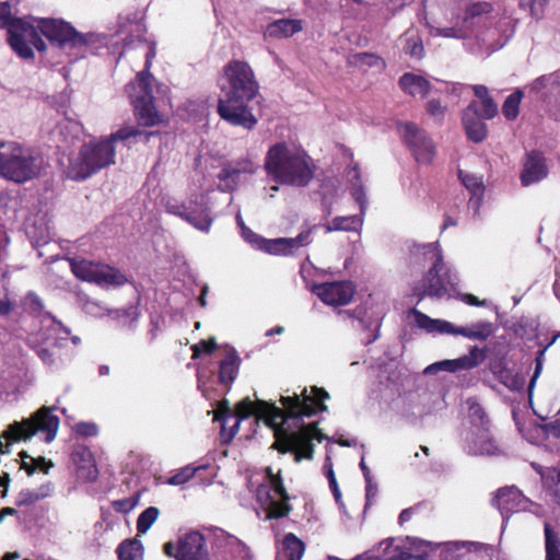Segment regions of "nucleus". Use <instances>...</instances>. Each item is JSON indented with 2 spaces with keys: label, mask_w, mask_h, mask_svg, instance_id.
<instances>
[{
  "label": "nucleus",
  "mask_w": 560,
  "mask_h": 560,
  "mask_svg": "<svg viewBox=\"0 0 560 560\" xmlns=\"http://www.w3.org/2000/svg\"><path fill=\"white\" fill-rule=\"evenodd\" d=\"M33 465L30 466L26 462L23 463V468L28 472V474H33L34 470L36 469H40L43 470L45 474L48 472L49 468L52 466L51 463H46L45 458L43 457H39L37 459H34V458H31Z\"/></svg>",
  "instance_id": "0e129e2a"
},
{
  "label": "nucleus",
  "mask_w": 560,
  "mask_h": 560,
  "mask_svg": "<svg viewBox=\"0 0 560 560\" xmlns=\"http://www.w3.org/2000/svg\"><path fill=\"white\" fill-rule=\"evenodd\" d=\"M468 542H447L444 545L445 560H460L463 550L467 549Z\"/></svg>",
  "instance_id": "4d7b16f0"
},
{
  "label": "nucleus",
  "mask_w": 560,
  "mask_h": 560,
  "mask_svg": "<svg viewBox=\"0 0 560 560\" xmlns=\"http://www.w3.org/2000/svg\"><path fill=\"white\" fill-rule=\"evenodd\" d=\"M208 539L213 548L231 555L234 559H246L249 550L237 537L219 527L206 528V534L189 530L177 541V560H198L208 556L205 541Z\"/></svg>",
  "instance_id": "20e7f679"
},
{
  "label": "nucleus",
  "mask_w": 560,
  "mask_h": 560,
  "mask_svg": "<svg viewBox=\"0 0 560 560\" xmlns=\"http://www.w3.org/2000/svg\"><path fill=\"white\" fill-rule=\"evenodd\" d=\"M312 229H307L302 231L295 237H284L287 254L293 255L295 252L302 247H305L312 243Z\"/></svg>",
  "instance_id": "49530a36"
},
{
  "label": "nucleus",
  "mask_w": 560,
  "mask_h": 560,
  "mask_svg": "<svg viewBox=\"0 0 560 560\" xmlns=\"http://www.w3.org/2000/svg\"><path fill=\"white\" fill-rule=\"evenodd\" d=\"M54 487L51 482H47L37 489H23L19 495L16 503L19 505H30L51 495Z\"/></svg>",
  "instance_id": "ea45409f"
},
{
  "label": "nucleus",
  "mask_w": 560,
  "mask_h": 560,
  "mask_svg": "<svg viewBox=\"0 0 560 560\" xmlns=\"http://www.w3.org/2000/svg\"><path fill=\"white\" fill-rule=\"evenodd\" d=\"M397 131L418 164L429 165L433 162L436 154L435 144L424 130L413 122L406 121L397 124Z\"/></svg>",
  "instance_id": "f3484780"
},
{
  "label": "nucleus",
  "mask_w": 560,
  "mask_h": 560,
  "mask_svg": "<svg viewBox=\"0 0 560 560\" xmlns=\"http://www.w3.org/2000/svg\"><path fill=\"white\" fill-rule=\"evenodd\" d=\"M139 503V494H135L129 498L115 500L113 502V508L116 512L127 514L132 511Z\"/></svg>",
  "instance_id": "13d9d810"
},
{
  "label": "nucleus",
  "mask_w": 560,
  "mask_h": 560,
  "mask_svg": "<svg viewBox=\"0 0 560 560\" xmlns=\"http://www.w3.org/2000/svg\"><path fill=\"white\" fill-rule=\"evenodd\" d=\"M482 116L486 119H492L498 114V106L494 101L489 96L481 101Z\"/></svg>",
  "instance_id": "338daca9"
},
{
  "label": "nucleus",
  "mask_w": 560,
  "mask_h": 560,
  "mask_svg": "<svg viewBox=\"0 0 560 560\" xmlns=\"http://www.w3.org/2000/svg\"><path fill=\"white\" fill-rule=\"evenodd\" d=\"M494 11L489 1L468 3L454 26L431 27L434 37L463 39L464 49L477 57H489L502 49L510 40V35L502 34L491 20Z\"/></svg>",
  "instance_id": "f03ea898"
},
{
  "label": "nucleus",
  "mask_w": 560,
  "mask_h": 560,
  "mask_svg": "<svg viewBox=\"0 0 560 560\" xmlns=\"http://www.w3.org/2000/svg\"><path fill=\"white\" fill-rule=\"evenodd\" d=\"M493 325L489 322H478L466 327H456L452 324L448 335H460L471 340H487L493 334Z\"/></svg>",
  "instance_id": "473e14b6"
},
{
  "label": "nucleus",
  "mask_w": 560,
  "mask_h": 560,
  "mask_svg": "<svg viewBox=\"0 0 560 560\" xmlns=\"http://www.w3.org/2000/svg\"><path fill=\"white\" fill-rule=\"evenodd\" d=\"M535 470L540 475L542 482L546 486H550L555 479L557 480V491H560V469L556 470L553 468L544 469L540 465L533 464Z\"/></svg>",
  "instance_id": "6e6d98bb"
},
{
  "label": "nucleus",
  "mask_w": 560,
  "mask_h": 560,
  "mask_svg": "<svg viewBox=\"0 0 560 560\" xmlns=\"http://www.w3.org/2000/svg\"><path fill=\"white\" fill-rule=\"evenodd\" d=\"M265 168L279 183L302 187L313 178L315 166L304 149L280 142L268 150Z\"/></svg>",
  "instance_id": "7ed1b4c3"
},
{
  "label": "nucleus",
  "mask_w": 560,
  "mask_h": 560,
  "mask_svg": "<svg viewBox=\"0 0 560 560\" xmlns=\"http://www.w3.org/2000/svg\"><path fill=\"white\" fill-rule=\"evenodd\" d=\"M487 358V349L472 347L468 354L454 360L439 361L442 371L456 372L459 370H471L480 365Z\"/></svg>",
  "instance_id": "bb28decb"
},
{
  "label": "nucleus",
  "mask_w": 560,
  "mask_h": 560,
  "mask_svg": "<svg viewBox=\"0 0 560 560\" xmlns=\"http://www.w3.org/2000/svg\"><path fill=\"white\" fill-rule=\"evenodd\" d=\"M141 135L140 129L137 126H122L116 132L112 133L106 140H109L114 145L116 141H128L131 138H136Z\"/></svg>",
  "instance_id": "5fc2aeb1"
},
{
  "label": "nucleus",
  "mask_w": 560,
  "mask_h": 560,
  "mask_svg": "<svg viewBox=\"0 0 560 560\" xmlns=\"http://www.w3.org/2000/svg\"><path fill=\"white\" fill-rule=\"evenodd\" d=\"M217 348L214 339L201 340L191 347L194 357H198L201 353H211Z\"/></svg>",
  "instance_id": "69168bd1"
},
{
  "label": "nucleus",
  "mask_w": 560,
  "mask_h": 560,
  "mask_svg": "<svg viewBox=\"0 0 560 560\" xmlns=\"http://www.w3.org/2000/svg\"><path fill=\"white\" fill-rule=\"evenodd\" d=\"M255 170L256 166L249 161L246 162V165L242 170L234 167H231V170H224L218 175L220 180L219 188L223 191L235 189L241 172L254 173Z\"/></svg>",
  "instance_id": "58836bf2"
},
{
  "label": "nucleus",
  "mask_w": 560,
  "mask_h": 560,
  "mask_svg": "<svg viewBox=\"0 0 560 560\" xmlns=\"http://www.w3.org/2000/svg\"><path fill=\"white\" fill-rule=\"evenodd\" d=\"M312 292L327 305L341 306L352 301L355 289L349 281H335L314 284Z\"/></svg>",
  "instance_id": "6ab92c4d"
},
{
  "label": "nucleus",
  "mask_w": 560,
  "mask_h": 560,
  "mask_svg": "<svg viewBox=\"0 0 560 560\" xmlns=\"http://www.w3.org/2000/svg\"><path fill=\"white\" fill-rule=\"evenodd\" d=\"M59 428V419L51 413V409L43 407L31 418L11 423L4 431L3 436L9 442L26 441L36 433L45 434V442L55 440Z\"/></svg>",
  "instance_id": "9b49d317"
},
{
  "label": "nucleus",
  "mask_w": 560,
  "mask_h": 560,
  "mask_svg": "<svg viewBox=\"0 0 560 560\" xmlns=\"http://www.w3.org/2000/svg\"><path fill=\"white\" fill-rule=\"evenodd\" d=\"M116 552L119 560H143V546L138 538L121 541Z\"/></svg>",
  "instance_id": "a19ab883"
},
{
  "label": "nucleus",
  "mask_w": 560,
  "mask_h": 560,
  "mask_svg": "<svg viewBox=\"0 0 560 560\" xmlns=\"http://www.w3.org/2000/svg\"><path fill=\"white\" fill-rule=\"evenodd\" d=\"M40 325L37 332V354L45 364L51 365L57 355L56 349L63 347L70 330L48 314L40 318Z\"/></svg>",
  "instance_id": "2eb2a0df"
},
{
  "label": "nucleus",
  "mask_w": 560,
  "mask_h": 560,
  "mask_svg": "<svg viewBox=\"0 0 560 560\" xmlns=\"http://www.w3.org/2000/svg\"><path fill=\"white\" fill-rule=\"evenodd\" d=\"M202 471H207V476L205 478H200V486H210L217 476V467L210 464H191L183 467L177 471V485L185 483L189 480H192L195 483V478H199V474Z\"/></svg>",
  "instance_id": "c85d7f7f"
},
{
  "label": "nucleus",
  "mask_w": 560,
  "mask_h": 560,
  "mask_svg": "<svg viewBox=\"0 0 560 560\" xmlns=\"http://www.w3.org/2000/svg\"><path fill=\"white\" fill-rule=\"evenodd\" d=\"M398 84L404 93L420 100L425 98L432 88L428 79L413 72L404 73L399 78Z\"/></svg>",
  "instance_id": "cd10ccee"
},
{
  "label": "nucleus",
  "mask_w": 560,
  "mask_h": 560,
  "mask_svg": "<svg viewBox=\"0 0 560 560\" xmlns=\"http://www.w3.org/2000/svg\"><path fill=\"white\" fill-rule=\"evenodd\" d=\"M312 229H307L302 231L295 237H284L287 254L293 255L295 252L302 247H305L312 243Z\"/></svg>",
  "instance_id": "a18cd8bd"
},
{
  "label": "nucleus",
  "mask_w": 560,
  "mask_h": 560,
  "mask_svg": "<svg viewBox=\"0 0 560 560\" xmlns=\"http://www.w3.org/2000/svg\"><path fill=\"white\" fill-rule=\"evenodd\" d=\"M523 96L522 90L517 89L506 97L502 106V113L506 119L513 120L518 116L520 104Z\"/></svg>",
  "instance_id": "37998d69"
},
{
  "label": "nucleus",
  "mask_w": 560,
  "mask_h": 560,
  "mask_svg": "<svg viewBox=\"0 0 560 560\" xmlns=\"http://www.w3.org/2000/svg\"><path fill=\"white\" fill-rule=\"evenodd\" d=\"M411 259L416 264L430 266L423 284V294L429 296L442 298L447 292V284H451L448 272L442 275L444 270L443 255L438 242L415 245L411 248Z\"/></svg>",
  "instance_id": "1a4fd4ad"
},
{
  "label": "nucleus",
  "mask_w": 560,
  "mask_h": 560,
  "mask_svg": "<svg viewBox=\"0 0 560 560\" xmlns=\"http://www.w3.org/2000/svg\"><path fill=\"white\" fill-rule=\"evenodd\" d=\"M463 125L469 140L478 143L487 138V125L478 114V104L471 102L463 113Z\"/></svg>",
  "instance_id": "393cba45"
},
{
  "label": "nucleus",
  "mask_w": 560,
  "mask_h": 560,
  "mask_svg": "<svg viewBox=\"0 0 560 560\" xmlns=\"http://www.w3.org/2000/svg\"><path fill=\"white\" fill-rule=\"evenodd\" d=\"M36 23V31L59 48L84 55L90 48H95L104 43L105 36L96 33H80L70 23L57 19H32Z\"/></svg>",
  "instance_id": "0eeeda50"
},
{
  "label": "nucleus",
  "mask_w": 560,
  "mask_h": 560,
  "mask_svg": "<svg viewBox=\"0 0 560 560\" xmlns=\"http://www.w3.org/2000/svg\"><path fill=\"white\" fill-rule=\"evenodd\" d=\"M261 252L267 253L269 255L288 256L284 237L272 240L265 238V242L262 243L261 246Z\"/></svg>",
  "instance_id": "864d4df0"
},
{
  "label": "nucleus",
  "mask_w": 560,
  "mask_h": 560,
  "mask_svg": "<svg viewBox=\"0 0 560 560\" xmlns=\"http://www.w3.org/2000/svg\"><path fill=\"white\" fill-rule=\"evenodd\" d=\"M4 158L1 176L15 183H24L36 177L43 166V160L24 149L15 141L1 142Z\"/></svg>",
  "instance_id": "9d476101"
},
{
  "label": "nucleus",
  "mask_w": 560,
  "mask_h": 560,
  "mask_svg": "<svg viewBox=\"0 0 560 560\" xmlns=\"http://www.w3.org/2000/svg\"><path fill=\"white\" fill-rule=\"evenodd\" d=\"M32 19L13 18L11 4L8 1L0 2V24L8 30L11 48L24 59L33 57L32 46L39 51L46 48Z\"/></svg>",
  "instance_id": "6e6552de"
},
{
  "label": "nucleus",
  "mask_w": 560,
  "mask_h": 560,
  "mask_svg": "<svg viewBox=\"0 0 560 560\" xmlns=\"http://www.w3.org/2000/svg\"><path fill=\"white\" fill-rule=\"evenodd\" d=\"M466 405L468 408L467 418L469 422L468 431L476 430L477 433H482L483 435L487 432V428L491 427V420L485 410V408L479 404L476 398H468L466 400Z\"/></svg>",
  "instance_id": "c756f323"
},
{
  "label": "nucleus",
  "mask_w": 560,
  "mask_h": 560,
  "mask_svg": "<svg viewBox=\"0 0 560 560\" xmlns=\"http://www.w3.org/2000/svg\"><path fill=\"white\" fill-rule=\"evenodd\" d=\"M269 475H271L270 469H268ZM271 477V482L273 485L275 492L281 498L280 502L272 501L268 508L269 510V517L279 518L283 517L289 514L290 506L287 502L288 497L284 492V488L281 483V481L278 478Z\"/></svg>",
  "instance_id": "4c0bfd02"
},
{
  "label": "nucleus",
  "mask_w": 560,
  "mask_h": 560,
  "mask_svg": "<svg viewBox=\"0 0 560 560\" xmlns=\"http://www.w3.org/2000/svg\"><path fill=\"white\" fill-rule=\"evenodd\" d=\"M302 28L301 20L280 19L267 26L266 35L272 38H288L301 32Z\"/></svg>",
  "instance_id": "2f4dec72"
},
{
  "label": "nucleus",
  "mask_w": 560,
  "mask_h": 560,
  "mask_svg": "<svg viewBox=\"0 0 560 560\" xmlns=\"http://www.w3.org/2000/svg\"><path fill=\"white\" fill-rule=\"evenodd\" d=\"M406 50L412 58L421 59L424 52L422 40L418 36L408 37Z\"/></svg>",
  "instance_id": "bf43d9fd"
},
{
  "label": "nucleus",
  "mask_w": 560,
  "mask_h": 560,
  "mask_svg": "<svg viewBox=\"0 0 560 560\" xmlns=\"http://www.w3.org/2000/svg\"><path fill=\"white\" fill-rule=\"evenodd\" d=\"M527 88L530 93L547 97L553 90L560 88V77L557 71L542 74L533 80Z\"/></svg>",
  "instance_id": "f704fd0d"
},
{
  "label": "nucleus",
  "mask_w": 560,
  "mask_h": 560,
  "mask_svg": "<svg viewBox=\"0 0 560 560\" xmlns=\"http://www.w3.org/2000/svg\"><path fill=\"white\" fill-rule=\"evenodd\" d=\"M547 3L548 0H520V7L528 10L535 20L542 19Z\"/></svg>",
  "instance_id": "603ef678"
},
{
  "label": "nucleus",
  "mask_w": 560,
  "mask_h": 560,
  "mask_svg": "<svg viewBox=\"0 0 560 560\" xmlns=\"http://www.w3.org/2000/svg\"><path fill=\"white\" fill-rule=\"evenodd\" d=\"M351 62L362 68H375L378 70L385 67V62L381 57L370 52L354 55Z\"/></svg>",
  "instance_id": "09e8293b"
},
{
  "label": "nucleus",
  "mask_w": 560,
  "mask_h": 560,
  "mask_svg": "<svg viewBox=\"0 0 560 560\" xmlns=\"http://www.w3.org/2000/svg\"><path fill=\"white\" fill-rule=\"evenodd\" d=\"M477 433L476 430L468 431L465 438V450L470 455L493 456L500 454V447L491 433V427L487 432Z\"/></svg>",
  "instance_id": "5701e85b"
},
{
  "label": "nucleus",
  "mask_w": 560,
  "mask_h": 560,
  "mask_svg": "<svg viewBox=\"0 0 560 560\" xmlns=\"http://www.w3.org/2000/svg\"><path fill=\"white\" fill-rule=\"evenodd\" d=\"M115 163V147L106 138L83 144L80 150L68 158L67 177L83 180Z\"/></svg>",
  "instance_id": "423d86ee"
},
{
  "label": "nucleus",
  "mask_w": 560,
  "mask_h": 560,
  "mask_svg": "<svg viewBox=\"0 0 560 560\" xmlns=\"http://www.w3.org/2000/svg\"><path fill=\"white\" fill-rule=\"evenodd\" d=\"M458 177L462 184L469 190L471 194L470 202L476 206L478 209L481 202V198L485 192V184L482 176L471 174L468 172L459 171Z\"/></svg>",
  "instance_id": "e433bc0d"
},
{
  "label": "nucleus",
  "mask_w": 560,
  "mask_h": 560,
  "mask_svg": "<svg viewBox=\"0 0 560 560\" xmlns=\"http://www.w3.org/2000/svg\"><path fill=\"white\" fill-rule=\"evenodd\" d=\"M329 394L316 386L308 390L304 388L301 394L282 396L280 401L283 408L272 402L257 400L253 402L246 398L240 401L235 408V415H231L228 406L221 405L214 416L215 421L221 422V436L224 441H231L240 429L243 419L255 415L258 419L272 429L276 441L273 447L280 452L293 451L295 460L311 459L313 457V444L316 440L322 442L327 439L316 427V423L305 424L304 417H311L317 411H325L327 407L324 400Z\"/></svg>",
  "instance_id": "f257e3e1"
},
{
  "label": "nucleus",
  "mask_w": 560,
  "mask_h": 560,
  "mask_svg": "<svg viewBox=\"0 0 560 560\" xmlns=\"http://www.w3.org/2000/svg\"><path fill=\"white\" fill-rule=\"evenodd\" d=\"M558 337H560V334L555 336L551 339V341L544 349H541L538 352V354L536 357V360H535V363H536L535 371H534V374H533V376L530 378V382L528 384V398H529V400L532 399L535 384H536V382H537V380H538V377H539V375L541 374V371H542L545 352L547 351L548 347H550L556 341V339Z\"/></svg>",
  "instance_id": "3c124183"
},
{
  "label": "nucleus",
  "mask_w": 560,
  "mask_h": 560,
  "mask_svg": "<svg viewBox=\"0 0 560 560\" xmlns=\"http://www.w3.org/2000/svg\"><path fill=\"white\" fill-rule=\"evenodd\" d=\"M219 86L223 95L255 98L259 92L252 67L241 60H232L224 66Z\"/></svg>",
  "instance_id": "f8f14e48"
},
{
  "label": "nucleus",
  "mask_w": 560,
  "mask_h": 560,
  "mask_svg": "<svg viewBox=\"0 0 560 560\" xmlns=\"http://www.w3.org/2000/svg\"><path fill=\"white\" fill-rule=\"evenodd\" d=\"M365 498H366V506L370 505L377 497V485L373 478L365 480Z\"/></svg>",
  "instance_id": "774afa93"
},
{
  "label": "nucleus",
  "mask_w": 560,
  "mask_h": 560,
  "mask_svg": "<svg viewBox=\"0 0 560 560\" xmlns=\"http://www.w3.org/2000/svg\"><path fill=\"white\" fill-rule=\"evenodd\" d=\"M159 516V510L154 506L145 509L137 520L138 535L145 534Z\"/></svg>",
  "instance_id": "8fccbe9b"
},
{
  "label": "nucleus",
  "mask_w": 560,
  "mask_h": 560,
  "mask_svg": "<svg viewBox=\"0 0 560 560\" xmlns=\"http://www.w3.org/2000/svg\"><path fill=\"white\" fill-rule=\"evenodd\" d=\"M304 542L294 534H287L281 542L276 560H301L304 555Z\"/></svg>",
  "instance_id": "72a5a7b5"
},
{
  "label": "nucleus",
  "mask_w": 560,
  "mask_h": 560,
  "mask_svg": "<svg viewBox=\"0 0 560 560\" xmlns=\"http://www.w3.org/2000/svg\"><path fill=\"white\" fill-rule=\"evenodd\" d=\"M82 310L85 314L93 317H103L105 315L112 316L121 325H131L138 318V310L135 306H129L126 310H109L102 302L86 299L82 303Z\"/></svg>",
  "instance_id": "4be33fe9"
},
{
  "label": "nucleus",
  "mask_w": 560,
  "mask_h": 560,
  "mask_svg": "<svg viewBox=\"0 0 560 560\" xmlns=\"http://www.w3.org/2000/svg\"><path fill=\"white\" fill-rule=\"evenodd\" d=\"M546 560H560V540L549 523H545Z\"/></svg>",
  "instance_id": "79ce46f5"
},
{
  "label": "nucleus",
  "mask_w": 560,
  "mask_h": 560,
  "mask_svg": "<svg viewBox=\"0 0 560 560\" xmlns=\"http://www.w3.org/2000/svg\"><path fill=\"white\" fill-rule=\"evenodd\" d=\"M71 271L83 281L95 283L100 287H118L127 282V277L118 269L86 259H69Z\"/></svg>",
  "instance_id": "4468645a"
},
{
  "label": "nucleus",
  "mask_w": 560,
  "mask_h": 560,
  "mask_svg": "<svg viewBox=\"0 0 560 560\" xmlns=\"http://www.w3.org/2000/svg\"><path fill=\"white\" fill-rule=\"evenodd\" d=\"M384 551L389 555L390 560H427L429 555L438 547V545L413 538L406 537L399 540H387L382 542Z\"/></svg>",
  "instance_id": "a211bd4d"
},
{
  "label": "nucleus",
  "mask_w": 560,
  "mask_h": 560,
  "mask_svg": "<svg viewBox=\"0 0 560 560\" xmlns=\"http://www.w3.org/2000/svg\"><path fill=\"white\" fill-rule=\"evenodd\" d=\"M415 324L427 332L448 334L452 323L443 319H433L422 312L413 308L411 311Z\"/></svg>",
  "instance_id": "c9c22d12"
},
{
  "label": "nucleus",
  "mask_w": 560,
  "mask_h": 560,
  "mask_svg": "<svg viewBox=\"0 0 560 560\" xmlns=\"http://www.w3.org/2000/svg\"><path fill=\"white\" fill-rule=\"evenodd\" d=\"M241 358L234 348L228 347L225 349V357L219 365V378L224 385H231L240 370Z\"/></svg>",
  "instance_id": "7c9ffc66"
},
{
  "label": "nucleus",
  "mask_w": 560,
  "mask_h": 560,
  "mask_svg": "<svg viewBox=\"0 0 560 560\" xmlns=\"http://www.w3.org/2000/svg\"><path fill=\"white\" fill-rule=\"evenodd\" d=\"M155 57L153 43L145 44V69L138 72L136 79L125 86L138 120L147 127L164 122V116L158 110L153 97L154 78L150 73L152 59Z\"/></svg>",
  "instance_id": "39448f33"
},
{
  "label": "nucleus",
  "mask_w": 560,
  "mask_h": 560,
  "mask_svg": "<svg viewBox=\"0 0 560 560\" xmlns=\"http://www.w3.org/2000/svg\"><path fill=\"white\" fill-rule=\"evenodd\" d=\"M493 504L503 517V525L512 513L527 511L534 505L533 502L514 487L500 489L493 499Z\"/></svg>",
  "instance_id": "aec40b11"
},
{
  "label": "nucleus",
  "mask_w": 560,
  "mask_h": 560,
  "mask_svg": "<svg viewBox=\"0 0 560 560\" xmlns=\"http://www.w3.org/2000/svg\"><path fill=\"white\" fill-rule=\"evenodd\" d=\"M242 237L250 244L254 248L261 250L262 243L265 242V237L258 235L254 231H252L248 226L244 228L241 232Z\"/></svg>",
  "instance_id": "052dcab7"
},
{
  "label": "nucleus",
  "mask_w": 560,
  "mask_h": 560,
  "mask_svg": "<svg viewBox=\"0 0 560 560\" xmlns=\"http://www.w3.org/2000/svg\"><path fill=\"white\" fill-rule=\"evenodd\" d=\"M347 178L350 185V194L352 198L359 203L360 214L334 218L329 223L325 225V231L327 233L336 231H359L363 225L364 217L368 210V197L363 185L362 174L357 164L348 170Z\"/></svg>",
  "instance_id": "ddd939ff"
},
{
  "label": "nucleus",
  "mask_w": 560,
  "mask_h": 560,
  "mask_svg": "<svg viewBox=\"0 0 560 560\" xmlns=\"http://www.w3.org/2000/svg\"><path fill=\"white\" fill-rule=\"evenodd\" d=\"M253 100L250 97L221 94L218 100V115L231 126L252 130L258 122L249 107V102Z\"/></svg>",
  "instance_id": "dca6fc26"
},
{
  "label": "nucleus",
  "mask_w": 560,
  "mask_h": 560,
  "mask_svg": "<svg viewBox=\"0 0 560 560\" xmlns=\"http://www.w3.org/2000/svg\"><path fill=\"white\" fill-rule=\"evenodd\" d=\"M177 215L201 232H209L212 225V219L209 215L202 195L183 205V210L177 211Z\"/></svg>",
  "instance_id": "412c9836"
},
{
  "label": "nucleus",
  "mask_w": 560,
  "mask_h": 560,
  "mask_svg": "<svg viewBox=\"0 0 560 560\" xmlns=\"http://www.w3.org/2000/svg\"><path fill=\"white\" fill-rule=\"evenodd\" d=\"M71 459L77 467V474L80 479L86 482L96 480L98 471L89 448L75 447L71 453Z\"/></svg>",
  "instance_id": "a878e982"
},
{
  "label": "nucleus",
  "mask_w": 560,
  "mask_h": 560,
  "mask_svg": "<svg viewBox=\"0 0 560 560\" xmlns=\"http://www.w3.org/2000/svg\"><path fill=\"white\" fill-rule=\"evenodd\" d=\"M548 167L545 158L536 151L526 155L521 173V183L523 186H529L546 178Z\"/></svg>",
  "instance_id": "b1692460"
},
{
  "label": "nucleus",
  "mask_w": 560,
  "mask_h": 560,
  "mask_svg": "<svg viewBox=\"0 0 560 560\" xmlns=\"http://www.w3.org/2000/svg\"><path fill=\"white\" fill-rule=\"evenodd\" d=\"M503 384L511 390H521L524 387L525 380L517 374L508 373L504 376Z\"/></svg>",
  "instance_id": "680f3d73"
},
{
  "label": "nucleus",
  "mask_w": 560,
  "mask_h": 560,
  "mask_svg": "<svg viewBox=\"0 0 560 560\" xmlns=\"http://www.w3.org/2000/svg\"><path fill=\"white\" fill-rule=\"evenodd\" d=\"M312 229H307L302 231L295 237H284L287 254L293 255L295 252L302 247H305L312 243Z\"/></svg>",
  "instance_id": "de8ad7c7"
},
{
  "label": "nucleus",
  "mask_w": 560,
  "mask_h": 560,
  "mask_svg": "<svg viewBox=\"0 0 560 560\" xmlns=\"http://www.w3.org/2000/svg\"><path fill=\"white\" fill-rule=\"evenodd\" d=\"M75 433L82 436H95L98 433L97 425L92 422H79L74 427Z\"/></svg>",
  "instance_id": "e2e57ef3"
},
{
  "label": "nucleus",
  "mask_w": 560,
  "mask_h": 560,
  "mask_svg": "<svg viewBox=\"0 0 560 560\" xmlns=\"http://www.w3.org/2000/svg\"><path fill=\"white\" fill-rule=\"evenodd\" d=\"M312 229H307L302 231L295 237H284L287 254L293 255L295 252L302 247H305L312 243Z\"/></svg>",
  "instance_id": "c03bdc74"
}]
</instances>
